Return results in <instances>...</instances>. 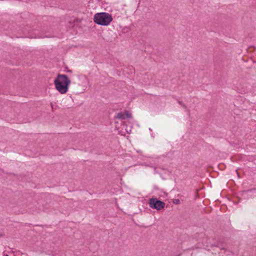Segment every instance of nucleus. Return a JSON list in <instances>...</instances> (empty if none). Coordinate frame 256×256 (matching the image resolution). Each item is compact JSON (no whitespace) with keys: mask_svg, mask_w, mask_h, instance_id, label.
<instances>
[{"mask_svg":"<svg viewBox=\"0 0 256 256\" xmlns=\"http://www.w3.org/2000/svg\"><path fill=\"white\" fill-rule=\"evenodd\" d=\"M71 82L66 74H58L54 80V83L56 90L61 94H66Z\"/></svg>","mask_w":256,"mask_h":256,"instance_id":"obj_1","label":"nucleus"},{"mask_svg":"<svg viewBox=\"0 0 256 256\" xmlns=\"http://www.w3.org/2000/svg\"><path fill=\"white\" fill-rule=\"evenodd\" d=\"M112 18L108 12H99L94 15V21L98 25L106 26L112 22Z\"/></svg>","mask_w":256,"mask_h":256,"instance_id":"obj_2","label":"nucleus"},{"mask_svg":"<svg viewBox=\"0 0 256 256\" xmlns=\"http://www.w3.org/2000/svg\"><path fill=\"white\" fill-rule=\"evenodd\" d=\"M149 206L151 208H155L158 210L164 207L165 203L156 198H152L150 200Z\"/></svg>","mask_w":256,"mask_h":256,"instance_id":"obj_3","label":"nucleus"},{"mask_svg":"<svg viewBox=\"0 0 256 256\" xmlns=\"http://www.w3.org/2000/svg\"><path fill=\"white\" fill-rule=\"evenodd\" d=\"M132 114L130 113H129L128 112H126L122 113L120 112L118 113L117 114V118L119 119L124 120L126 118H130Z\"/></svg>","mask_w":256,"mask_h":256,"instance_id":"obj_4","label":"nucleus"},{"mask_svg":"<svg viewBox=\"0 0 256 256\" xmlns=\"http://www.w3.org/2000/svg\"><path fill=\"white\" fill-rule=\"evenodd\" d=\"M178 104L182 106L184 108V109L186 110L188 112V114H190V110L188 109L187 108V107L186 106L182 103V102H180V101H178Z\"/></svg>","mask_w":256,"mask_h":256,"instance_id":"obj_5","label":"nucleus"},{"mask_svg":"<svg viewBox=\"0 0 256 256\" xmlns=\"http://www.w3.org/2000/svg\"><path fill=\"white\" fill-rule=\"evenodd\" d=\"M179 202L178 200H176V202H174L175 204H178Z\"/></svg>","mask_w":256,"mask_h":256,"instance_id":"obj_6","label":"nucleus"}]
</instances>
